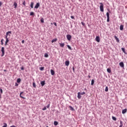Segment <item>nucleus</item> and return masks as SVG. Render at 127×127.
Segmentation results:
<instances>
[{
    "instance_id": "obj_22",
    "label": "nucleus",
    "mask_w": 127,
    "mask_h": 127,
    "mask_svg": "<svg viewBox=\"0 0 127 127\" xmlns=\"http://www.w3.org/2000/svg\"><path fill=\"white\" fill-rule=\"evenodd\" d=\"M107 71L108 73H112V70H111L110 68H107Z\"/></svg>"
},
{
    "instance_id": "obj_31",
    "label": "nucleus",
    "mask_w": 127,
    "mask_h": 127,
    "mask_svg": "<svg viewBox=\"0 0 127 127\" xmlns=\"http://www.w3.org/2000/svg\"><path fill=\"white\" fill-rule=\"evenodd\" d=\"M105 92H108L109 91V88H108V86H106L105 89Z\"/></svg>"
},
{
    "instance_id": "obj_26",
    "label": "nucleus",
    "mask_w": 127,
    "mask_h": 127,
    "mask_svg": "<svg viewBox=\"0 0 127 127\" xmlns=\"http://www.w3.org/2000/svg\"><path fill=\"white\" fill-rule=\"evenodd\" d=\"M54 125L55 126H58V122L57 121H55V122H54Z\"/></svg>"
},
{
    "instance_id": "obj_50",
    "label": "nucleus",
    "mask_w": 127,
    "mask_h": 127,
    "mask_svg": "<svg viewBox=\"0 0 127 127\" xmlns=\"http://www.w3.org/2000/svg\"><path fill=\"white\" fill-rule=\"evenodd\" d=\"M88 77H89V78H91V76L90 75H88Z\"/></svg>"
},
{
    "instance_id": "obj_18",
    "label": "nucleus",
    "mask_w": 127,
    "mask_h": 127,
    "mask_svg": "<svg viewBox=\"0 0 127 127\" xmlns=\"http://www.w3.org/2000/svg\"><path fill=\"white\" fill-rule=\"evenodd\" d=\"M120 30H124V25H121L120 27Z\"/></svg>"
},
{
    "instance_id": "obj_56",
    "label": "nucleus",
    "mask_w": 127,
    "mask_h": 127,
    "mask_svg": "<svg viewBox=\"0 0 127 127\" xmlns=\"http://www.w3.org/2000/svg\"><path fill=\"white\" fill-rule=\"evenodd\" d=\"M4 71H6L5 70H4Z\"/></svg>"
},
{
    "instance_id": "obj_44",
    "label": "nucleus",
    "mask_w": 127,
    "mask_h": 127,
    "mask_svg": "<svg viewBox=\"0 0 127 127\" xmlns=\"http://www.w3.org/2000/svg\"><path fill=\"white\" fill-rule=\"evenodd\" d=\"M50 107V104H48L47 106V108L48 109H49V107Z\"/></svg>"
},
{
    "instance_id": "obj_39",
    "label": "nucleus",
    "mask_w": 127,
    "mask_h": 127,
    "mask_svg": "<svg viewBox=\"0 0 127 127\" xmlns=\"http://www.w3.org/2000/svg\"><path fill=\"white\" fill-rule=\"evenodd\" d=\"M85 94H86V92H85L80 93V95H85Z\"/></svg>"
},
{
    "instance_id": "obj_17",
    "label": "nucleus",
    "mask_w": 127,
    "mask_h": 127,
    "mask_svg": "<svg viewBox=\"0 0 127 127\" xmlns=\"http://www.w3.org/2000/svg\"><path fill=\"white\" fill-rule=\"evenodd\" d=\"M127 109H125L123 110H122V114H126V113H127Z\"/></svg>"
},
{
    "instance_id": "obj_49",
    "label": "nucleus",
    "mask_w": 127,
    "mask_h": 127,
    "mask_svg": "<svg viewBox=\"0 0 127 127\" xmlns=\"http://www.w3.org/2000/svg\"><path fill=\"white\" fill-rule=\"evenodd\" d=\"M5 39H8V38H7V36H5Z\"/></svg>"
},
{
    "instance_id": "obj_14",
    "label": "nucleus",
    "mask_w": 127,
    "mask_h": 127,
    "mask_svg": "<svg viewBox=\"0 0 127 127\" xmlns=\"http://www.w3.org/2000/svg\"><path fill=\"white\" fill-rule=\"evenodd\" d=\"M114 38L115 39H116L117 42H120V40L118 39V37H117V36H114Z\"/></svg>"
},
{
    "instance_id": "obj_34",
    "label": "nucleus",
    "mask_w": 127,
    "mask_h": 127,
    "mask_svg": "<svg viewBox=\"0 0 127 127\" xmlns=\"http://www.w3.org/2000/svg\"><path fill=\"white\" fill-rule=\"evenodd\" d=\"M112 120H113V121H117V118L114 116H112Z\"/></svg>"
},
{
    "instance_id": "obj_5",
    "label": "nucleus",
    "mask_w": 127,
    "mask_h": 127,
    "mask_svg": "<svg viewBox=\"0 0 127 127\" xmlns=\"http://www.w3.org/2000/svg\"><path fill=\"white\" fill-rule=\"evenodd\" d=\"M39 6H40V3L37 2L34 7V8H36V9H37Z\"/></svg>"
},
{
    "instance_id": "obj_51",
    "label": "nucleus",
    "mask_w": 127,
    "mask_h": 127,
    "mask_svg": "<svg viewBox=\"0 0 127 127\" xmlns=\"http://www.w3.org/2000/svg\"><path fill=\"white\" fill-rule=\"evenodd\" d=\"M81 24H82V25H85V24H84L83 22H81Z\"/></svg>"
},
{
    "instance_id": "obj_28",
    "label": "nucleus",
    "mask_w": 127,
    "mask_h": 127,
    "mask_svg": "<svg viewBox=\"0 0 127 127\" xmlns=\"http://www.w3.org/2000/svg\"><path fill=\"white\" fill-rule=\"evenodd\" d=\"M94 83H95V81L94 80V79H92L91 85L93 86V85H94Z\"/></svg>"
},
{
    "instance_id": "obj_48",
    "label": "nucleus",
    "mask_w": 127,
    "mask_h": 127,
    "mask_svg": "<svg viewBox=\"0 0 127 127\" xmlns=\"http://www.w3.org/2000/svg\"><path fill=\"white\" fill-rule=\"evenodd\" d=\"M54 25H55V26H57V24L56 23V22H54Z\"/></svg>"
},
{
    "instance_id": "obj_41",
    "label": "nucleus",
    "mask_w": 127,
    "mask_h": 127,
    "mask_svg": "<svg viewBox=\"0 0 127 127\" xmlns=\"http://www.w3.org/2000/svg\"><path fill=\"white\" fill-rule=\"evenodd\" d=\"M70 18H71V19H75V17H74V16H71Z\"/></svg>"
},
{
    "instance_id": "obj_24",
    "label": "nucleus",
    "mask_w": 127,
    "mask_h": 127,
    "mask_svg": "<svg viewBox=\"0 0 127 127\" xmlns=\"http://www.w3.org/2000/svg\"><path fill=\"white\" fill-rule=\"evenodd\" d=\"M121 50L123 51V52H124V53H126V50L125 49V48H122Z\"/></svg>"
},
{
    "instance_id": "obj_15",
    "label": "nucleus",
    "mask_w": 127,
    "mask_h": 127,
    "mask_svg": "<svg viewBox=\"0 0 127 127\" xmlns=\"http://www.w3.org/2000/svg\"><path fill=\"white\" fill-rule=\"evenodd\" d=\"M11 34V31H8V32H7L6 33V35H5V36H7L8 35H9V36H10V35H8V34Z\"/></svg>"
},
{
    "instance_id": "obj_45",
    "label": "nucleus",
    "mask_w": 127,
    "mask_h": 127,
    "mask_svg": "<svg viewBox=\"0 0 127 127\" xmlns=\"http://www.w3.org/2000/svg\"><path fill=\"white\" fill-rule=\"evenodd\" d=\"M21 70H24V67L23 66L21 67Z\"/></svg>"
},
{
    "instance_id": "obj_38",
    "label": "nucleus",
    "mask_w": 127,
    "mask_h": 127,
    "mask_svg": "<svg viewBox=\"0 0 127 127\" xmlns=\"http://www.w3.org/2000/svg\"><path fill=\"white\" fill-rule=\"evenodd\" d=\"M47 108H46V107H45L44 108H43L42 109V111H46V110H47Z\"/></svg>"
},
{
    "instance_id": "obj_53",
    "label": "nucleus",
    "mask_w": 127,
    "mask_h": 127,
    "mask_svg": "<svg viewBox=\"0 0 127 127\" xmlns=\"http://www.w3.org/2000/svg\"><path fill=\"white\" fill-rule=\"evenodd\" d=\"M1 96L0 94V99H1Z\"/></svg>"
},
{
    "instance_id": "obj_6",
    "label": "nucleus",
    "mask_w": 127,
    "mask_h": 127,
    "mask_svg": "<svg viewBox=\"0 0 127 127\" xmlns=\"http://www.w3.org/2000/svg\"><path fill=\"white\" fill-rule=\"evenodd\" d=\"M119 65H120V67H121L122 68H124V67H125V64H124V62H123L120 63Z\"/></svg>"
},
{
    "instance_id": "obj_19",
    "label": "nucleus",
    "mask_w": 127,
    "mask_h": 127,
    "mask_svg": "<svg viewBox=\"0 0 127 127\" xmlns=\"http://www.w3.org/2000/svg\"><path fill=\"white\" fill-rule=\"evenodd\" d=\"M69 109H70V111H75V109H74V108H72V106H69Z\"/></svg>"
},
{
    "instance_id": "obj_8",
    "label": "nucleus",
    "mask_w": 127,
    "mask_h": 127,
    "mask_svg": "<svg viewBox=\"0 0 127 127\" xmlns=\"http://www.w3.org/2000/svg\"><path fill=\"white\" fill-rule=\"evenodd\" d=\"M23 92H21L20 93V97L22 99H25V98L23 97Z\"/></svg>"
},
{
    "instance_id": "obj_33",
    "label": "nucleus",
    "mask_w": 127,
    "mask_h": 127,
    "mask_svg": "<svg viewBox=\"0 0 127 127\" xmlns=\"http://www.w3.org/2000/svg\"><path fill=\"white\" fill-rule=\"evenodd\" d=\"M33 87H34V88H36V85L35 84V82H33Z\"/></svg>"
},
{
    "instance_id": "obj_13",
    "label": "nucleus",
    "mask_w": 127,
    "mask_h": 127,
    "mask_svg": "<svg viewBox=\"0 0 127 127\" xmlns=\"http://www.w3.org/2000/svg\"><path fill=\"white\" fill-rule=\"evenodd\" d=\"M77 98L79 99H81V92L77 93Z\"/></svg>"
},
{
    "instance_id": "obj_3",
    "label": "nucleus",
    "mask_w": 127,
    "mask_h": 127,
    "mask_svg": "<svg viewBox=\"0 0 127 127\" xmlns=\"http://www.w3.org/2000/svg\"><path fill=\"white\" fill-rule=\"evenodd\" d=\"M1 51L2 52V55H1V57L4 56V47H2L1 49Z\"/></svg>"
},
{
    "instance_id": "obj_4",
    "label": "nucleus",
    "mask_w": 127,
    "mask_h": 127,
    "mask_svg": "<svg viewBox=\"0 0 127 127\" xmlns=\"http://www.w3.org/2000/svg\"><path fill=\"white\" fill-rule=\"evenodd\" d=\"M66 38L67 40L70 41V40H71V38H72V36H71L70 35L67 34L66 35Z\"/></svg>"
},
{
    "instance_id": "obj_1",
    "label": "nucleus",
    "mask_w": 127,
    "mask_h": 127,
    "mask_svg": "<svg viewBox=\"0 0 127 127\" xmlns=\"http://www.w3.org/2000/svg\"><path fill=\"white\" fill-rule=\"evenodd\" d=\"M100 11L104 12V4H103V3H102V2H100Z\"/></svg>"
},
{
    "instance_id": "obj_20",
    "label": "nucleus",
    "mask_w": 127,
    "mask_h": 127,
    "mask_svg": "<svg viewBox=\"0 0 127 127\" xmlns=\"http://www.w3.org/2000/svg\"><path fill=\"white\" fill-rule=\"evenodd\" d=\"M9 42V40H8V39H6V41L5 42V45L6 46L7 45V43Z\"/></svg>"
},
{
    "instance_id": "obj_52",
    "label": "nucleus",
    "mask_w": 127,
    "mask_h": 127,
    "mask_svg": "<svg viewBox=\"0 0 127 127\" xmlns=\"http://www.w3.org/2000/svg\"><path fill=\"white\" fill-rule=\"evenodd\" d=\"M22 43H23V44L24 43V40L22 41Z\"/></svg>"
},
{
    "instance_id": "obj_32",
    "label": "nucleus",
    "mask_w": 127,
    "mask_h": 127,
    "mask_svg": "<svg viewBox=\"0 0 127 127\" xmlns=\"http://www.w3.org/2000/svg\"><path fill=\"white\" fill-rule=\"evenodd\" d=\"M41 22H42V23H44V19H43V18H42L41 19Z\"/></svg>"
},
{
    "instance_id": "obj_12",
    "label": "nucleus",
    "mask_w": 127,
    "mask_h": 127,
    "mask_svg": "<svg viewBox=\"0 0 127 127\" xmlns=\"http://www.w3.org/2000/svg\"><path fill=\"white\" fill-rule=\"evenodd\" d=\"M51 74L52 76H54V75L55 74V71H54L53 69H51Z\"/></svg>"
},
{
    "instance_id": "obj_35",
    "label": "nucleus",
    "mask_w": 127,
    "mask_h": 127,
    "mask_svg": "<svg viewBox=\"0 0 127 127\" xmlns=\"http://www.w3.org/2000/svg\"><path fill=\"white\" fill-rule=\"evenodd\" d=\"M30 15H31V16L34 15V12H31L30 13Z\"/></svg>"
},
{
    "instance_id": "obj_11",
    "label": "nucleus",
    "mask_w": 127,
    "mask_h": 127,
    "mask_svg": "<svg viewBox=\"0 0 127 127\" xmlns=\"http://www.w3.org/2000/svg\"><path fill=\"white\" fill-rule=\"evenodd\" d=\"M60 47H62V48H63L64 46H65V44L64 43H59Z\"/></svg>"
},
{
    "instance_id": "obj_2",
    "label": "nucleus",
    "mask_w": 127,
    "mask_h": 127,
    "mask_svg": "<svg viewBox=\"0 0 127 127\" xmlns=\"http://www.w3.org/2000/svg\"><path fill=\"white\" fill-rule=\"evenodd\" d=\"M106 15L107 17V22H110V13H109V12H107L106 13Z\"/></svg>"
},
{
    "instance_id": "obj_30",
    "label": "nucleus",
    "mask_w": 127,
    "mask_h": 127,
    "mask_svg": "<svg viewBox=\"0 0 127 127\" xmlns=\"http://www.w3.org/2000/svg\"><path fill=\"white\" fill-rule=\"evenodd\" d=\"M119 127H123V121H120V125Z\"/></svg>"
},
{
    "instance_id": "obj_47",
    "label": "nucleus",
    "mask_w": 127,
    "mask_h": 127,
    "mask_svg": "<svg viewBox=\"0 0 127 127\" xmlns=\"http://www.w3.org/2000/svg\"><path fill=\"white\" fill-rule=\"evenodd\" d=\"M2 5V2L1 1H0V6H1Z\"/></svg>"
},
{
    "instance_id": "obj_21",
    "label": "nucleus",
    "mask_w": 127,
    "mask_h": 127,
    "mask_svg": "<svg viewBox=\"0 0 127 127\" xmlns=\"http://www.w3.org/2000/svg\"><path fill=\"white\" fill-rule=\"evenodd\" d=\"M56 41H57V39H54L52 40V43H53L54 42H56Z\"/></svg>"
},
{
    "instance_id": "obj_16",
    "label": "nucleus",
    "mask_w": 127,
    "mask_h": 127,
    "mask_svg": "<svg viewBox=\"0 0 127 127\" xmlns=\"http://www.w3.org/2000/svg\"><path fill=\"white\" fill-rule=\"evenodd\" d=\"M34 4V2H31V4L30 5L31 8H33V5Z\"/></svg>"
},
{
    "instance_id": "obj_55",
    "label": "nucleus",
    "mask_w": 127,
    "mask_h": 127,
    "mask_svg": "<svg viewBox=\"0 0 127 127\" xmlns=\"http://www.w3.org/2000/svg\"><path fill=\"white\" fill-rule=\"evenodd\" d=\"M46 127H49L48 126H47Z\"/></svg>"
},
{
    "instance_id": "obj_29",
    "label": "nucleus",
    "mask_w": 127,
    "mask_h": 127,
    "mask_svg": "<svg viewBox=\"0 0 127 127\" xmlns=\"http://www.w3.org/2000/svg\"><path fill=\"white\" fill-rule=\"evenodd\" d=\"M44 57H45L46 58H48V54L45 53L44 54Z\"/></svg>"
},
{
    "instance_id": "obj_42",
    "label": "nucleus",
    "mask_w": 127,
    "mask_h": 127,
    "mask_svg": "<svg viewBox=\"0 0 127 127\" xmlns=\"http://www.w3.org/2000/svg\"><path fill=\"white\" fill-rule=\"evenodd\" d=\"M0 93L1 94H2V89H1V88H0Z\"/></svg>"
},
{
    "instance_id": "obj_23",
    "label": "nucleus",
    "mask_w": 127,
    "mask_h": 127,
    "mask_svg": "<svg viewBox=\"0 0 127 127\" xmlns=\"http://www.w3.org/2000/svg\"><path fill=\"white\" fill-rule=\"evenodd\" d=\"M13 5H14V8H16V6H17V3L15 2L13 3Z\"/></svg>"
},
{
    "instance_id": "obj_27",
    "label": "nucleus",
    "mask_w": 127,
    "mask_h": 127,
    "mask_svg": "<svg viewBox=\"0 0 127 127\" xmlns=\"http://www.w3.org/2000/svg\"><path fill=\"white\" fill-rule=\"evenodd\" d=\"M67 47L69 49V50H72V48H71V46H70V45H67Z\"/></svg>"
},
{
    "instance_id": "obj_54",
    "label": "nucleus",
    "mask_w": 127,
    "mask_h": 127,
    "mask_svg": "<svg viewBox=\"0 0 127 127\" xmlns=\"http://www.w3.org/2000/svg\"><path fill=\"white\" fill-rule=\"evenodd\" d=\"M108 11H109V12H111V11H110V10L109 9H108Z\"/></svg>"
},
{
    "instance_id": "obj_10",
    "label": "nucleus",
    "mask_w": 127,
    "mask_h": 127,
    "mask_svg": "<svg viewBox=\"0 0 127 127\" xmlns=\"http://www.w3.org/2000/svg\"><path fill=\"white\" fill-rule=\"evenodd\" d=\"M40 84H41L42 87H43V86H44V85H45V81H41L40 82Z\"/></svg>"
},
{
    "instance_id": "obj_7",
    "label": "nucleus",
    "mask_w": 127,
    "mask_h": 127,
    "mask_svg": "<svg viewBox=\"0 0 127 127\" xmlns=\"http://www.w3.org/2000/svg\"><path fill=\"white\" fill-rule=\"evenodd\" d=\"M95 40L96 41H97V42H100V40H101V39H100V37L96 36L95 38Z\"/></svg>"
},
{
    "instance_id": "obj_40",
    "label": "nucleus",
    "mask_w": 127,
    "mask_h": 127,
    "mask_svg": "<svg viewBox=\"0 0 127 127\" xmlns=\"http://www.w3.org/2000/svg\"><path fill=\"white\" fill-rule=\"evenodd\" d=\"M25 4H26L25 1H24L23 2V3H22V4H23V5H24V6H25Z\"/></svg>"
},
{
    "instance_id": "obj_25",
    "label": "nucleus",
    "mask_w": 127,
    "mask_h": 127,
    "mask_svg": "<svg viewBox=\"0 0 127 127\" xmlns=\"http://www.w3.org/2000/svg\"><path fill=\"white\" fill-rule=\"evenodd\" d=\"M21 82V79L20 78H18L17 79V83H20Z\"/></svg>"
},
{
    "instance_id": "obj_9",
    "label": "nucleus",
    "mask_w": 127,
    "mask_h": 127,
    "mask_svg": "<svg viewBox=\"0 0 127 127\" xmlns=\"http://www.w3.org/2000/svg\"><path fill=\"white\" fill-rule=\"evenodd\" d=\"M69 64H70V62H69V61H66L65 62V66H69Z\"/></svg>"
},
{
    "instance_id": "obj_46",
    "label": "nucleus",
    "mask_w": 127,
    "mask_h": 127,
    "mask_svg": "<svg viewBox=\"0 0 127 127\" xmlns=\"http://www.w3.org/2000/svg\"><path fill=\"white\" fill-rule=\"evenodd\" d=\"M72 70L73 71V72H75V68L74 67V66L72 67Z\"/></svg>"
},
{
    "instance_id": "obj_36",
    "label": "nucleus",
    "mask_w": 127,
    "mask_h": 127,
    "mask_svg": "<svg viewBox=\"0 0 127 127\" xmlns=\"http://www.w3.org/2000/svg\"><path fill=\"white\" fill-rule=\"evenodd\" d=\"M40 70H41V71H43V70H44V67H40Z\"/></svg>"
},
{
    "instance_id": "obj_43",
    "label": "nucleus",
    "mask_w": 127,
    "mask_h": 127,
    "mask_svg": "<svg viewBox=\"0 0 127 127\" xmlns=\"http://www.w3.org/2000/svg\"><path fill=\"white\" fill-rule=\"evenodd\" d=\"M17 86H18V84L16 82L15 84V86L17 87Z\"/></svg>"
},
{
    "instance_id": "obj_37",
    "label": "nucleus",
    "mask_w": 127,
    "mask_h": 127,
    "mask_svg": "<svg viewBox=\"0 0 127 127\" xmlns=\"http://www.w3.org/2000/svg\"><path fill=\"white\" fill-rule=\"evenodd\" d=\"M3 39H1V45H3Z\"/></svg>"
}]
</instances>
